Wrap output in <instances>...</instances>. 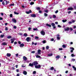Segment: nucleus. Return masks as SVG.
<instances>
[{
    "instance_id": "2f4dec72",
    "label": "nucleus",
    "mask_w": 76,
    "mask_h": 76,
    "mask_svg": "<svg viewBox=\"0 0 76 76\" xmlns=\"http://www.w3.org/2000/svg\"><path fill=\"white\" fill-rule=\"evenodd\" d=\"M46 49L47 50H48L49 49V46H47L46 47Z\"/></svg>"
},
{
    "instance_id": "e2e57ef3",
    "label": "nucleus",
    "mask_w": 76,
    "mask_h": 76,
    "mask_svg": "<svg viewBox=\"0 0 76 76\" xmlns=\"http://www.w3.org/2000/svg\"><path fill=\"white\" fill-rule=\"evenodd\" d=\"M22 33H19V35H22Z\"/></svg>"
},
{
    "instance_id": "13d9d810",
    "label": "nucleus",
    "mask_w": 76,
    "mask_h": 76,
    "mask_svg": "<svg viewBox=\"0 0 76 76\" xmlns=\"http://www.w3.org/2000/svg\"><path fill=\"white\" fill-rule=\"evenodd\" d=\"M29 12L30 13H32V11H31V10H29Z\"/></svg>"
},
{
    "instance_id": "393cba45",
    "label": "nucleus",
    "mask_w": 76,
    "mask_h": 76,
    "mask_svg": "<svg viewBox=\"0 0 76 76\" xmlns=\"http://www.w3.org/2000/svg\"><path fill=\"white\" fill-rule=\"evenodd\" d=\"M36 57V58H41V56L39 55H37Z\"/></svg>"
},
{
    "instance_id": "1a4fd4ad",
    "label": "nucleus",
    "mask_w": 76,
    "mask_h": 76,
    "mask_svg": "<svg viewBox=\"0 0 76 76\" xmlns=\"http://www.w3.org/2000/svg\"><path fill=\"white\" fill-rule=\"evenodd\" d=\"M41 50H38L37 52L39 55H40V54H41Z\"/></svg>"
},
{
    "instance_id": "b1692460",
    "label": "nucleus",
    "mask_w": 76,
    "mask_h": 76,
    "mask_svg": "<svg viewBox=\"0 0 76 76\" xmlns=\"http://www.w3.org/2000/svg\"><path fill=\"white\" fill-rule=\"evenodd\" d=\"M15 15H19V12H14Z\"/></svg>"
},
{
    "instance_id": "c85d7f7f",
    "label": "nucleus",
    "mask_w": 76,
    "mask_h": 76,
    "mask_svg": "<svg viewBox=\"0 0 76 76\" xmlns=\"http://www.w3.org/2000/svg\"><path fill=\"white\" fill-rule=\"evenodd\" d=\"M44 16H45V17L47 16H48V14H47L46 13H45L44 14Z\"/></svg>"
},
{
    "instance_id": "f03ea898",
    "label": "nucleus",
    "mask_w": 76,
    "mask_h": 76,
    "mask_svg": "<svg viewBox=\"0 0 76 76\" xmlns=\"http://www.w3.org/2000/svg\"><path fill=\"white\" fill-rule=\"evenodd\" d=\"M34 66H37V64H38V63L37 61H34V62L33 63Z\"/></svg>"
},
{
    "instance_id": "20e7f679",
    "label": "nucleus",
    "mask_w": 76,
    "mask_h": 76,
    "mask_svg": "<svg viewBox=\"0 0 76 76\" xmlns=\"http://www.w3.org/2000/svg\"><path fill=\"white\" fill-rule=\"evenodd\" d=\"M30 39H31V38L29 37H28L26 39V41H27V42H29Z\"/></svg>"
},
{
    "instance_id": "f8f14e48",
    "label": "nucleus",
    "mask_w": 76,
    "mask_h": 76,
    "mask_svg": "<svg viewBox=\"0 0 76 76\" xmlns=\"http://www.w3.org/2000/svg\"><path fill=\"white\" fill-rule=\"evenodd\" d=\"M24 46H25V45L23 43L21 44L20 45V47H24Z\"/></svg>"
},
{
    "instance_id": "3c124183",
    "label": "nucleus",
    "mask_w": 76,
    "mask_h": 76,
    "mask_svg": "<svg viewBox=\"0 0 76 76\" xmlns=\"http://www.w3.org/2000/svg\"><path fill=\"white\" fill-rule=\"evenodd\" d=\"M45 12H46V13H48V10H45Z\"/></svg>"
},
{
    "instance_id": "a878e982",
    "label": "nucleus",
    "mask_w": 76,
    "mask_h": 76,
    "mask_svg": "<svg viewBox=\"0 0 76 76\" xmlns=\"http://www.w3.org/2000/svg\"><path fill=\"white\" fill-rule=\"evenodd\" d=\"M42 42L43 44H45V43H46V41L45 40H43L42 41Z\"/></svg>"
},
{
    "instance_id": "69168bd1",
    "label": "nucleus",
    "mask_w": 76,
    "mask_h": 76,
    "mask_svg": "<svg viewBox=\"0 0 76 76\" xmlns=\"http://www.w3.org/2000/svg\"><path fill=\"white\" fill-rule=\"evenodd\" d=\"M18 42L19 44H20V45L21 44V42H20V41H18Z\"/></svg>"
},
{
    "instance_id": "603ef678",
    "label": "nucleus",
    "mask_w": 76,
    "mask_h": 76,
    "mask_svg": "<svg viewBox=\"0 0 76 76\" xmlns=\"http://www.w3.org/2000/svg\"><path fill=\"white\" fill-rule=\"evenodd\" d=\"M35 51H32L31 52V53H33V54H34V53H35Z\"/></svg>"
},
{
    "instance_id": "f257e3e1",
    "label": "nucleus",
    "mask_w": 76,
    "mask_h": 76,
    "mask_svg": "<svg viewBox=\"0 0 76 76\" xmlns=\"http://www.w3.org/2000/svg\"><path fill=\"white\" fill-rule=\"evenodd\" d=\"M41 65H35V68H36V69H39L40 68H41Z\"/></svg>"
},
{
    "instance_id": "39448f33",
    "label": "nucleus",
    "mask_w": 76,
    "mask_h": 76,
    "mask_svg": "<svg viewBox=\"0 0 76 76\" xmlns=\"http://www.w3.org/2000/svg\"><path fill=\"white\" fill-rule=\"evenodd\" d=\"M12 20L13 22L14 23H16V22H17V21L15 18H12Z\"/></svg>"
},
{
    "instance_id": "423d86ee",
    "label": "nucleus",
    "mask_w": 76,
    "mask_h": 76,
    "mask_svg": "<svg viewBox=\"0 0 76 76\" xmlns=\"http://www.w3.org/2000/svg\"><path fill=\"white\" fill-rule=\"evenodd\" d=\"M64 29L65 31H69V28L68 27L65 28Z\"/></svg>"
},
{
    "instance_id": "6ab92c4d",
    "label": "nucleus",
    "mask_w": 76,
    "mask_h": 76,
    "mask_svg": "<svg viewBox=\"0 0 76 76\" xmlns=\"http://www.w3.org/2000/svg\"><path fill=\"white\" fill-rule=\"evenodd\" d=\"M12 38V36H9L7 37V39H10Z\"/></svg>"
},
{
    "instance_id": "ddd939ff",
    "label": "nucleus",
    "mask_w": 76,
    "mask_h": 76,
    "mask_svg": "<svg viewBox=\"0 0 76 76\" xmlns=\"http://www.w3.org/2000/svg\"><path fill=\"white\" fill-rule=\"evenodd\" d=\"M73 10V8L72 7L68 8L67 9L68 10Z\"/></svg>"
},
{
    "instance_id": "f704fd0d",
    "label": "nucleus",
    "mask_w": 76,
    "mask_h": 76,
    "mask_svg": "<svg viewBox=\"0 0 76 76\" xmlns=\"http://www.w3.org/2000/svg\"><path fill=\"white\" fill-rule=\"evenodd\" d=\"M50 70H54V67H52L50 68Z\"/></svg>"
},
{
    "instance_id": "680f3d73",
    "label": "nucleus",
    "mask_w": 76,
    "mask_h": 76,
    "mask_svg": "<svg viewBox=\"0 0 76 76\" xmlns=\"http://www.w3.org/2000/svg\"><path fill=\"white\" fill-rule=\"evenodd\" d=\"M59 50H63V48H59Z\"/></svg>"
},
{
    "instance_id": "9d476101",
    "label": "nucleus",
    "mask_w": 76,
    "mask_h": 76,
    "mask_svg": "<svg viewBox=\"0 0 76 76\" xmlns=\"http://www.w3.org/2000/svg\"><path fill=\"white\" fill-rule=\"evenodd\" d=\"M31 16L33 18H35L36 17V15L35 14H32L31 15Z\"/></svg>"
},
{
    "instance_id": "49530a36",
    "label": "nucleus",
    "mask_w": 76,
    "mask_h": 76,
    "mask_svg": "<svg viewBox=\"0 0 76 76\" xmlns=\"http://www.w3.org/2000/svg\"><path fill=\"white\" fill-rule=\"evenodd\" d=\"M16 26H14L13 27L14 29H16Z\"/></svg>"
},
{
    "instance_id": "bb28decb",
    "label": "nucleus",
    "mask_w": 76,
    "mask_h": 76,
    "mask_svg": "<svg viewBox=\"0 0 76 76\" xmlns=\"http://www.w3.org/2000/svg\"><path fill=\"white\" fill-rule=\"evenodd\" d=\"M52 55H53L52 53H50V54H48V56H52Z\"/></svg>"
},
{
    "instance_id": "473e14b6",
    "label": "nucleus",
    "mask_w": 76,
    "mask_h": 76,
    "mask_svg": "<svg viewBox=\"0 0 76 76\" xmlns=\"http://www.w3.org/2000/svg\"><path fill=\"white\" fill-rule=\"evenodd\" d=\"M24 36L25 37H26L28 36V34H26L24 33Z\"/></svg>"
},
{
    "instance_id": "58836bf2",
    "label": "nucleus",
    "mask_w": 76,
    "mask_h": 76,
    "mask_svg": "<svg viewBox=\"0 0 76 76\" xmlns=\"http://www.w3.org/2000/svg\"><path fill=\"white\" fill-rule=\"evenodd\" d=\"M53 18H56V16L55 15H53Z\"/></svg>"
},
{
    "instance_id": "052dcab7",
    "label": "nucleus",
    "mask_w": 76,
    "mask_h": 76,
    "mask_svg": "<svg viewBox=\"0 0 76 76\" xmlns=\"http://www.w3.org/2000/svg\"><path fill=\"white\" fill-rule=\"evenodd\" d=\"M16 72H19V69H17L16 70Z\"/></svg>"
},
{
    "instance_id": "0eeeda50",
    "label": "nucleus",
    "mask_w": 76,
    "mask_h": 76,
    "mask_svg": "<svg viewBox=\"0 0 76 76\" xmlns=\"http://www.w3.org/2000/svg\"><path fill=\"white\" fill-rule=\"evenodd\" d=\"M15 38L11 39V44H13V43L14 42V41H15Z\"/></svg>"
},
{
    "instance_id": "dca6fc26",
    "label": "nucleus",
    "mask_w": 76,
    "mask_h": 76,
    "mask_svg": "<svg viewBox=\"0 0 76 76\" xmlns=\"http://www.w3.org/2000/svg\"><path fill=\"white\" fill-rule=\"evenodd\" d=\"M7 57H10L11 56V54L10 53H7Z\"/></svg>"
},
{
    "instance_id": "6e6552de",
    "label": "nucleus",
    "mask_w": 76,
    "mask_h": 76,
    "mask_svg": "<svg viewBox=\"0 0 76 76\" xmlns=\"http://www.w3.org/2000/svg\"><path fill=\"white\" fill-rule=\"evenodd\" d=\"M41 34H42V35H45V31H41Z\"/></svg>"
},
{
    "instance_id": "cd10ccee",
    "label": "nucleus",
    "mask_w": 76,
    "mask_h": 76,
    "mask_svg": "<svg viewBox=\"0 0 76 76\" xmlns=\"http://www.w3.org/2000/svg\"><path fill=\"white\" fill-rule=\"evenodd\" d=\"M4 37V35L3 34V35H1V38H3V37Z\"/></svg>"
},
{
    "instance_id": "37998d69",
    "label": "nucleus",
    "mask_w": 76,
    "mask_h": 76,
    "mask_svg": "<svg viewBox=\"0 0 76 76\" xmlns=\"http://www.w3.org/2000/svg\"><path fill=\"white\" fill-rule=\"evenodd\" d=\"M33 74H36V71H34L33 72Z\"/></svg>"
},
{
    "instance_id": "412c9836",
    "label": "nucleus",
    "mask_w": 76,
    "mask_h": 76,
    "mask_svg": "<svg viewBox=\"0 0 76 76\" xmlns=\"http://www.w3.org/2000/svg\"><path fill=\"white\" fill-rule=\"evenodd\" d=\"M51 25L52 26H55V24L54 23H51Z\"/></svg>"
},
{
    "instance_id": "72a5a7b5",
    "label": "nucleus",
    "mask_w": 76,
    "mask_h": 76,
    "mask_svg": "<svg viewBox=\"0 0 76 76\" xmlns=\"http://www.w3.org/2000/svg\"><path fill=\"white\" fill-rule=\"evenodd\" d=\"M56 58H60V56H57L56 57Z\"/></svg>"
},
{
    "instance_id": "a18cd8bd",
    "label": "nucleus",
    "mask_w": 76,
    "mask_h": 76,
    "mask_svg": "<svg viewBox=\"0 0 76 76\" xmlns=\"http://www.w3.org/2000/svg\"><path fill=\"white\" fill-rule=\"evenodd\" d=\"M62 47L63 48H66V45H63L62 46Z\"/></svg>"
},
{
    "instance_id": "774afa93",
    "label": "nucleus",
    "mask_w": 76,
    "mask_h": 76,
    "mask_svg": "<svg viewBox=\"0 0 76 76\" xmlns=\"http://www.w3.org/2000/svg\"><path fill=\"white\" fill-rule=\"evenodd\" d=\"M68 14H70V13H71V11H69L68 12Z\"/></svg>"
},
{
    "instance_id": "7ed1b4c3",
    "label": "nucleus",
    "mask_w": 76,
    "mask_h": 76,
    "mask_svg": "<svg viewBox=\"0 0 76 76\" xmlns=\"http://www.w3.org/2000/svg\"><path fill=\"white\" fill-rule=\"evenodd\" d=\"M70 50H71V51H70L71 53H73V50H75V49L74 48H72V47H70Z\"/></svg>"
},
{
    "instance_id": "bf43d9fd",
    "label": "nucleus",
    "mask_w": 76,
    "mask_h": 76,
    "mask_svg": "<svg viewBox=\"0 0 76 76\" xmlns=\"http://www.w3.org/2000/svg\"><path fill=\"white\" fill-rule=\"evenodd\" d=\"M37 30V28H33L34 31H36V30Z\"/></svg>"
},
{
    "instance_id": "4be33fe9",
    "label": "nucleus",
    "mask_w": 76,
    "mask_h": 76,
    "mask_svg": "<svg viewBox=\"0 0 76 76\" xmlns=\"http://www.w3.org/2000/svg\"><path fill=\"white\" fill-rule=\"evenodd\" d=\"M72 68L74 69V70H75V71H76V68L75 67V66H72Z\"/></svg>"
},
{
    "instance_id": "338daca9",
    "label": "nucleus",
    "mask_w": 76,
    "mask_h": 76,
    "mask_svg": "<svg viewBox=\"0 0 76 76\" xmlns=\"http://www.w3.org/2000/svg\"><path fill=\"white\" fill-rule=\"evenodd\" d=\"M28 29L29 30V31H30L31 29V27H29L28 28Z\"/></svg>"
},
{
    "instance_id": "c03bdc74",
    "label": "nucleus",
    "mask_w": 76,
    "mask_h": 76,
    "mask_svg": "<svg viewBox=\"0 0 76 76\" xmlns=\"http://www.w3.org/2000/svg\"><path fill=\"white\" fill-rule=\"evenodd\" d=\"M58 12V10H57L55 12V13H57Z\"/></svg>"
},
{
    "instance_id": "a211bd4d",
    "label": "nucleus",
    "mask_w": 76,
    "mask_h": 76,
    "mask_svg": "<svg viewBox=\"0 0 76 76\" xmlns=\"http://www.w3.org/2000/svg\"><path fill=\"white\" fill-rule=\"evenodd\" d=\"M29 66H31V67H32V66H34V64H31V63H30L29 64Z\"/></svg>"
},
{
    "instance_id": "5701e85b",
    "label": "nucleus",
    "mask_w": 76,
    "mask_h": 76,
    "mask_svg": "<svg viewBox=\"0 0 76 76\" xmlns=\"http://www.w3.org/2000/svg\"><path fill=\"white\" fill-rule=\"evenodd\" d=\"M36 9H37V10H41V9L39 7H37L36 8Z\"/></svg>"
},
{
    "instance_id": "c9c22d12",
    "label": "nucleus",
    "mask_w": 76,
    "mask_h": 76,
    "mask_svg": "<svg viewBox=\"0 0 76 76\" xmlns=\"http://www.w3.org/2000/svg\"><path fill=\"white\" fill-rule=\"evenodd\" d=\"M35 39H39V37H35Z\"/></svg>"
},
{
    "instance_id": "864d4df0",
    "label": "nucleus",
    "mask_w": 76,
    "mask_h": 76,
    "mask_svg": "<svg viewBox=\"0 0 76 76\" xmlns=\"http://www.w3.org/2000/svg\"><path fill=\"white\" fill-rule=\"evenodd\" d=\"M26 13H27V14H29V13H30L29 11H28V12H26Z\"/></svg>"
},
{
    "instance_id": "4d7b16f0",
    "label": "nucleus",
    "mask_w": 76,
    "mask_h": 76,
    "mask_svg": "<svg viewBox=\"0 0 76 76\" xmlns=\"http://www.w3.org/2000/svg\"><path fill=\"white\" fill-rule=\"evenodd\" d=\"M70 30H71V31H73V28H70Z\"/></svg>"
},
{
    "instance_id": "ea45409f",
    "label": "nucleus",
    "mask_w": 76,
    "mask_h": 76,
    "mask_svg": "<svg viewBox=\"0 0 76 76\" xmlns=\"http://www.w3.org/2000/svg\"><path fill=\"white\" fill-rule=\"evenodd\" d=\"M5 31H8V28H7V27H6L5 28Z\"/></svg>"
},
{
    "instance_id": "79ce46f5",
    "label": "nucleus",
    "mask_w": 76,
    "mask_h": 76,
    "mask_svg": "<svg viewBox=\"0 0 76 76\" xmlns=\"http://www.w3.org/2000/svg\"><path fill=\"white\" fill-rule=\"evenodd\" d=\"M6 5H7V4H8V2L7 1H6Z\"/></svg>"
},
{
    "instance_id": "09e8293b",
    "label": "nucleus",
    "mask_w": 76,
    "mask_h": 76,
    "mask_svg": "<svg viewBox=\"0 0 76 76\" xmlns=\"http://www.w3.org/2000/svg\"><path fill=\"white\" fill-rule=\"evenodd\" d=\"M72 61H75V59H72Z\"/></svg>"
},
{
    "instance_id": "a19ab883",
    "label": "nucleus",
    "mask_w": 76,
    "mask_h": 76,
    "mask_svg": "<svg viewBox=\"0 0 76 76\" xmlns=\"http://www.w3.org/2000/svg\"><path fill=\"white\" fill-rule=\"evenodd\" d=\"M39 13H42V11L39 10Z\"/></svg>"
},
{
    "instance_id": "2eb2a0df",
    "label": "nucleus",
    "mask_w": 76,
    "mask_h": 76,
    "mask_svg": "<svg viewBox=\"0 0 76 76\" xmlns=\"http://www.w3.org/2000/svg\"><path fill=\"white\" fill-rule=\"evenodd\" d=\"M23 74L25 75H27V72L25 71H24L23 72Z\"/></svg>"
},
{
    "instance_id": "c756f323",
    "label": "nucleus",
    "mask_w": 76,
    "mask_h": 76,
    "mask_svg": "<svg viewBox=\"0 0 76 76\" xmlns=\"http://www.w3.org/2000/svg\"><path fill=\"white\" fill-rule=\"evenodd\" d=\"M34 4V2H32L30 3V4L31 5H33V4Z\"/></svg>"
},
{
    "instance_id": "0e129e2a",
    "label": "nucleus",
    "mask_w": 76,
    "mask_h": 76,
    "mask_svg": "<svg viewBox=\"0 0 76 76\" xmlns=\"http://www.w3.org/2000/svg\"><path fill=\"white\" fill-rule=\"evenodd\" d=\"M23 8H25V7H24V6L23 5H22L21 6Z\"/></svg>"
},
{
    "instance_id": "4c0bfd02",
    "label": "nucleus",
    "mask_w": 76,
    "mask_h": 76,
    "mask_svg": "<svg viewBox=\"0 0 76 76\" xmlns=\"http://www.w3.org/2000/svg\"><path fill=\"white\" fill-rule=\"evenodd\" d=\"M71 56L72 57H75V55H74V54H72L71 55Z\"/></svg>"
},
{
    "instance_id": "aec40b11",
    "label": "nucleus",
    "mask_w": 76,
    "mask_h": 76,
    "mask_svg": "<svg viewBox=\"0 0 76 76\" xmlns=\"http://www.w3.org/2000/svg\"><path fill=\"white\" fill-rule=\"evenodd\" d=\"M15 6V4H10V6Z\"/></svg>"
},
{
    "instance_id": "4468645a",
    "label": "nucleus",
    "mask_w": 76,
    "mask_h": 76,
    "mask_svg": "<svg viewBox=\"0 0 76 76\" xmlns=\"http://www.w3.org/2000/svg\"><path fill=\"white\" fill-rule=\"evenodd\" d=\"M46 25L47 26H48L49 27H50V28H51V25L49 24L48 23H47L46 24Z\"/></svg>"
},
{
    "instance_id": "6e6d98bb",
    "label": "nucleus",
    "mask_w": 76,
    "mask_h": 76,
    "mask_svg": "<svg viewBox=\"0 0 76 76\" xmlns=\"http://www.w3.org/2000/svg\"><path fill=\"white\" fill-rule=\"evenodd\" d=\"M57 38L58 39V40H60V38L59 37H57Z\"/></svg>"
},
{
    "instance_id": "7c9ffc66",
    "label": "nucleus",
    "mask_w": 76,
    "mask_h": 76,
    "mask_svg": "<svg viewBox=\"0 0 76 76\" xmlns=\"http://www.w3.org/2000/svg\"><path fill=\"white\" fill-rule=\"evenodd\" d=\"M62 22L64 23L66 22H67V20H62Z\"/></svg>"
},
{
    "instance_id": "de8ad7c7",
    "label": "nucleus",
    "mask_w": 76,
    "mask_h": 76,
    "mask_svg": "<svg viewBox=\"0 0 76 76\" xmlns=\"http://www.w3.org/2000/svg\"><path fill=\"white\" fill-rule=\"evenodd\" d=\"M17 42H14V45H16V44H17Z\"/></svg>"
},
{
    "instance_id": "5fc2aeb1",
    "label": "nucleus",
    "mask_w": 76,
    "mask_h": 76,
    "mask_svg": "<svg viewBox=\"0 0 76 76\" xmlns=\"http://www.w3.org/2000/svg\"><path fill=\"white\" fill-rule=\"evenodd\" d=\"M2 4H3V5H4V4H5V3H4V1L2 2Z\"/></svg>"
},
{
    "instance_id": "9b49d317",
    "label": "nucleus",
    "mask_w": 76,
    "mask_h": 76,
    "mask_svg": "<svg viewBox=\"0 0 76 76\" xmlns=\"http://www.w3.org/2000/svg\"><path fill=\"white\" fill-rule=\"evenodd\" d=\"M23 59L24 61H26L27 60V58L26 56H24L23 57Z\"/></svg>"
},
{
    "instance_id": "e433bc0d",
    "label": "nucleus",
    "mask_w": 76,
    "mask_h": 76,
    "mask_svg": "<svg viewBox=\"0 0 76 76\" xmlns=\"http://www.w3.org/2000/svg\"><path fill=\"white\" fill-rule=\"evenodd\" d=\"M10 18H12V17H13V15L12 14H11L10 15Z\"/></svg>"
},
{
    "instance_id": "f3484780",
    "label": "nucleus",
    "mask_w": 76,
    "mask_h": 76,
    "mask_svg": "<svg viewBox=\"0 0 76 76\" xmlns=\"http://www.w3.org/2000/svg\"><path fill=\"white\" fill-rule=\"evenodd\" d=\"M2 45H7V43L6 42H3L2 44Z\"/></svg>"
},
{
    "instance_id": "8fccbe9b",
    "label": "nucleus",
    "mask_w": 76,
    "mask_h": 76,
    "mask_svg": "<svg viewBox=\"0 0 76 76\" xmlns=\"http://www.w3.org/2000/svg\"><path fill=\"white\" fill-rule=\"evenodd\" d=\"M68 23L69 24H71L72 23V22H71V21H69V22H68Z\"/></svg>"
}]
</instances>
